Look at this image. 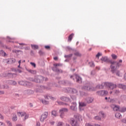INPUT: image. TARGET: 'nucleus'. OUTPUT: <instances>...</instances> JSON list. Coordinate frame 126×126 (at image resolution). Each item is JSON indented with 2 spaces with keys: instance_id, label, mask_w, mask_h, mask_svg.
<instances>
[{
  "instance_id": "nucleus-17",
  "label": "nucleus",
  "mask_w": 126,
  "mask_h": 126,
  "mask_svg": "<svg viewBox=\"0 0 126 126\" xmlns=\"http://www.w3.org/2000/svg\"><path fill=\"white\" fill-rule=\"evenodd\" d=\"M19 44L21 46L20 47V49H21V50H23V49H25L26 51L28 50V48L27 47H24V46H26V44L23 43H20Z\"/></svg>"
},
{
  "instance_id": "nucleus-39",
  "label": "nucleus",
  "mask_w": 126,
  "mask_h": 126,
  "mask_svg": "<svg viewBox=\"0 0 126 126\" xmlns=\"http://www.w3.org/2000/svg\"><path fill=\"white\" fill-rule=\"evenodd\" d=\"M72 56H73V54H70L68 55H64V58L65 59H70V58H71V57H72Z\"/></svg>"
},
{
  "instance_id": "nucleus-55",
  "label": "nucleus",
  "mask_w": 126,
  "mask_h": 126,
  "mask_svg": "<svg viewBox=\"0 0 126 126\" xmlns=\"http://www.w3.org/2000/svg\"><path fill=\"white\" fill-rule=\"evenodd\" d=\"M80 95L82 97H83V96H84L85 95V92L80 91Z\"/></svg>"
},
{
  "instance_id": "nucleus-51",
  "label": "nucleus",
  "mask_w": 126,
  "mask_h": 126,
  "mask_svg": "<svg viewBox=\"0 0 126 126\" xmlns=\"http://www.w3.org/2000/svg\"><path fill=\"white\" fill-rule=\"evenodd\" d=\"M116 75H117V76H122V75H121V72H120L119 70H117L116 71Z\"/></svg>"
},
{
  "instance_id": "nucleus-58",
  "label": "nucleus",
  "mask_w": 126,
  "mask_h": 126,
  "mask_svg": "<svg viewBox=\"0 0 126 126\" xmlns=\"http://www.w3.org/2000/svg\"><path fill=\"white\" fill-rule=\"evenodd\" d=\"M30 63L32 66H33V67H36V64L35 63L31 62Z\"/></svg>"
},
{
  "instance_id": "nucleus-61",
  "label": "nucleus",
  "mask_w": 126,
  "mask_h": 126,
  "mask_svg": "<svg viewBox=\"0 0 126 126\" xmlns=\"http://www.w3.org/2000/svg\"><path fill=\"white\" fill-rule=\"evenodd\" d=\"M50 125H51V126H54V125H55V122L53 121H50L49 122Z\"/></svg>"
},
{
  "instance_id": "nucleus-13",
  "label": "nucleus",
  "mask_w": 126,
  "mask_h": 126,
  "mask_svg": "<svg viewBox=\"0 0 126 126\" xmlns=\"http://www.w3.org/2000/svg\"><path fill=\"white\" fill-rule=\"evenodd\" d=\"M60 99L62 101H64V102H71L70 98L66 96H62L60 97Z\"/></svg>"
},
{
  "instance_id": "nucleus-1",
  "label": "nucleus",
  "mask_w": 126,
  "mask_h": 126,
  "mask_svg": "<svg viewBox=\"0 0 126 126\" xmlns=\"http://www.w3.org/2000/svg\"><path fill=\"white\" fill-rule=\"evenodd\" d=\"M104 87H107L110 89V90H114L115 88H117V84L111 82H103L101 84H98L96 88L91 87L90 85L88 84L83 87L82 89L83 90H88V91H95L96 88L97 89H103Z\"/></svg>"
},
{
  "instance_id": "nucleus-28",
  "label": "nucleus",
  "mask_w": 126,
  "mask_h": 126,
  "mask_svg": "<svg viewBox=\"0 0 126 126\" xmlns=\"http://www.w3.org/2000/svg\"><path fill=\"white\" fill-rule=\"evenodd\" d=\"M0 55L2 56L3 57H6V56H7L6 53L3 50H0Z\"/></svg>"
},
{
  "instance_id": "nucleus-35",
  "label": "nucleus",
  "mask_w": 126,
  "mask_h": 126,
  "mask_svg": "<svg viewBox=\"0 0 126 126\" xmlns=\"http://www.w3.org/2000/svg\"><path fill=\"white\" fill-rule=\"evenodd\" d=\"M41 101L44 105H48V104H49V101H47L46 100L41 99Z\"/></svg>"
},
{
  "instance_id": "nucleus-16",
  "label": "nucleus",
  "mask_w": 126,
  "mask_h": 126,
  "mask_svg": "<svg viewBox=\"0 0 126 126\" xmlns=\"http://www.w3.org/2000/svg\"><path fill=\"white\" fill-rule=\"evenodd\" d=\"M116 87H118L121 89H123V90H126V86L125 85H123L122 84H119L117 85H116Z\"/></svg>"
},
{
  "instance_id": "nucleus-54",
  "label": "nucleus",
  "mask_w": 126,
  "mask_h": 126,
  "mask_svg": "<svg viewBox=\"0 0 126 126\" xmlns=\"http://www.w3.org/2000/svg\"><path fill=\"white\" fill-rule=\"evenodd\" d=\"M109 63H110L112 65L113 64H115V63H116V62L113 61L112 60H109Z\"/></svg>"
},
{
  "instance_id": "nucleus-15",
  "label": "nucleus",
  "mask_w": 126,
  "mask_h": 126,
  "mask_svg": "<svg viewBox=\"0 0 126 126\" xmlns=\"http://www.w3.org/2000/svg\"><path fill=\"white\" fill-rule=\"evenodd\" d=\"M73 52L74 53V56H76V57H81V54H80L79 51H77L76 49H74L73 50Z\"/></svg>"
},
{
  "instance_id": "nucleus-33",
  "label": "nucleus",
  "mask_w": 126,
  "mask_h": 126,
  "mask_svg": "<svg viewBox=\"0 0 126 126\" xmlns=\"http://www.w3.org/2000/svg\"><path fill=\"white\" fill-rule=\"evenodd\" d=\"M115 117L117 118V119H121L122 115L120 113H116L115 114Z\"/></svg>"
},
{
  "instance_id": "nucleus-48",
  "label": "nucleus",
  "mask_w": 126,
  "mask_h": 126,
  "mask_svg": "<svg viewBox=\"0 0 126 126\" xmlns=\"http://www.w3.org/2000/svg\"><path fill=\"white\" fill-rule=\"evenodd\" d=\"M63 126V122H59L57 124V126Z\"/></svg>"
},
{
  "instance_id": "nucleus-32",
  "label": "nucleus",
  "mask_w": 126,
  "mask_h": 126,
  "mask_svg": "<svg viewBox=\"0 0 126 126\" xmlns=\"http://www.w3.org/2000/svg\"><path fill=\"white\" fill-rule=\"evenodd\" d=\"M31 47L33 50H37V49H38L39 48V46L37 45L31 44Z\"/></svg>"
},
{
  "instance_id": "nucleus-18",
  "label": "nucleus",
  "mask_w": 126,
  "mask_h": 126,
  "mask_svg": "<svg viewBox=\"0 0 126 126\" xmlns=\"http://www.w3.org/2000/svg\"><path fill=\"white\" fill-rule=\"evenodd\" d=\"M25 86L28 87V88H31V87L33 86V84H32V83L30 82L26 81V84L25 85Z\"/></svg>"
},
{
  "instance_id": "nucleus-19",
  "label": "nucleus",
  "mask_w": 126,
  "mask_h": 126,
  "mask_svg": "<svg viewBox=\"0 0 126 126\" xmlns=\"http://www.w3.org/2000/svg\"><path fill=\"white\" fill-rule=\"evenodd\" d=\"M101 61H102V63L104 62V63H109V60L108 59L107 57H102L101 58Z\"/></svg>"
},
{
  "instance_id": "nucleus-12",
  "label": "nucleus",
  "mask_w": 126,
  "mask_h": 126,
  "mask_svg": "<svg viewBox=\"0 0 126 126\" xmlns=\"http://www.w3.org/2000/svg\"><path fill=\"white\" fill-rule=\"evenodd\" d=\"M74 118L76 121H79V122L82 121V116L79 114H75L74 115Z\"/></svg>"
},
{
  "instance_id": "nucleus-47",
  "label": "nucleus",
  "mask_w": 126,
  "mask_h": 126,
  "mask_svg": "<svg viewBox=\"0 0 126 126\" xmlns=\"http://www.w3.org/2000/svg\"><path fill=\"white\" fill-rule=\"evenodd\" d=\"M99 115H100V116H101V117H102V118H105V114L104 113V112H103V111L100 112Z\"/></svg>"
},
{
  "instance_id": "nucleus-53",
  "label": "nucleus",
  "mask_w": 126,
  "mask_h": 126,
  "mask_svg": "<svg viewBox=\"0 0 126 126\" xmlns=\"http://www.w3.org/2000/svg\"><path fill=\"white\" fill-rule=\"evenodd\" d=\"M112 59H113L114 60H116L118 58V56H117V55L115 54H112Z\"/></svg>"
},
{
  "instance_id": "nucleus-44",
  "label": "nucleus",
  "mask_w": 126,
  "mask_h": 126,
  "mask_svg": "<svg viewBox=\"0 0 126 126\" xmlns=\"http://www.w3.org/2000/svg\"><path fill=\"white\" fill-rule=\"evenodd\" d=\"M59 83L60 84H67V81H61L59 82Z\"/></svg>"
},
{
  "instance_id": "nucleus-50",
  "label": "nucleus",
  "mask_w": 126,
  "mask_h": 126,
  "mask_svg": "<svg viewBox=\"0 0 126 126\" xmlns=\"http://www.w3.org/2000/svg\"><path fill=\"white\" fill-rule=\"evenodd\" d=\"M121 65H122L121 63H120L119 62L117 63L116 64V68H119Z\"/></svg>"
},
{
  "instance_id": "nucleus-2",
  "label": "nucleus",
  "mask_w": 126,
  "mask_h": 126,
  "mask_svg": "<svg viewBox=\"0 0 126 126\" xmlns=\"http://www.w3.org/2000/svg\"><path fill=\"white\" fill-rule=\"evenodd\" d=\"M29 80L32 81V82H35L36 83H41L43 80H48V78H44L41 75L35 76L34 78H30Z\"/></svg>"
},
{
  "instance_id": "nucleus-42",
  "label": "nucleus",
  "mask_w": 126,
  "mask_h": 126,
  "mask_svg": "<svg viewBox=\"0 0 126 126\" xmlns=\"http://www.w3.org/2000/svg\"><path fill=\"white\" fill-rule=\"evenodd\" d=\"M57 103L61 106H64L65 105H67L66 103H63V102L62 101H57Z\"/></svg>"
},
{
  "instance_id": "nucleus-57",
  "label": "nucleus",
  "mask_w": 126,
  "mask_h": 126,
  "mask_svg": "<svg viewBox=\"0 0 126 126\" xmlns=\"http://www.w3.org/2000/svg\"><path fill=\"white\" fill-rule=\"evenodd\" d=\"M12 120L13 121V122H16V121H17V117L15 116L14 117H13Z\"/></svg>"
},
{
  "instance_id": "nucleus-46",
  "label": "nucleus",
  "mask_w": 126,
  "mask_h": 126,
  "mask_svg": "<svg viewBox=\"0 0 126 126\" xmlns=\"http://www.w3.org/2000/svg\"><path fill=\"white\" fill-rule=\"evenodd\" d=\"M21 94H15L14 96L16 97L17 98H19L20 97H21Z\"/></svg>"
},
{
  "instance_id": "nucleus-22",
  "label": "nucleus",
  "mask_w": 126,
  "mask_h": 126,
  "mask_svg": "<svg viewBox=\"0 0 126 126\" xmlns=\"http://www.w3.org/2000/svg\"><path fill=\"white\" fill-rule=\"evenodd\" d=\"M110 68H111V72H112V73H115V72H116L117 67L116 68V67L114 65H111Z\"/></svg>"
},
{
  "instance_id": "nucleus-40",
  "label": "nucleus",
  "mask_w": 126,
  "mask_h": 126,
  "mask_svg": "<svg viewBox=\"0 0 126 126\" xmlns=\"http://www.w3.org/2000/svg\"><path fill=\"white\" fill-rule=\"evenodd\" d=\"M120 112H121L122 113H125V112H126V107H122L120 109Z\"/></svg>"
},
{
  "instance_id": "nucleus-38",
  "label": "nucleus",
  "mask_w": 126,
  "mask_h": 126,
  "mask_svg": "<svg viewBox=\"0 0 126 126\" xmlns=\"http://www.w3.org/2000/svg\"><path fill=\"white\" fill-rule=\"evenodd\" d=\"M65 49L66 51H73V50H74V49L71 48V47H70V46H66Z\"/></svg>"
},
{
  "instance_id": "nucleus-29",
  "label": "nucleus",
  "mask_w": 126,
  "mask_h": 126,
  "mask_svg": "<svg viewBox=\"0 0 126 126\" xmlns=\"http://www.w3.org/2000/svg\"><path fill=\"white\" fill-rule=\"evenodd\" d=\"M51 115L54 117H58V113H57V111L56 110H53L51 112Z\"/></svg>"
},
{
  "instance_id": "nucleus-26",
  "label": "nucleus",
  "mask_w": 126,
  "mask_h": 126,
  "mask_svg": "<svg viewBox=\"0 0 126 126\" xmlns=\"http://www.w3.org/2000/svg\"><path fill=\"white\" fill-rule=\"evenodd\" d=\"M119 100L120 101H122V102H124V100H126V95H122L120 96V98H119Z\"/></svg>"
},
{
  "instance_id": "nucleus-52",
  "label": "nucleus",
  "mask_w": 126,
  "mask_h": 126,
  "mask_svg": "<svg viewBox=\"0 0 126 126\" xmlns=\"http://www.w3.org/2000/svg\"><path fill=\"white\" fill-rule=\"evenodd\" d=\"M6 123L8 126H12V124H11V122H10V121H7Z\"/></svg>"
},
{
  "instance_id": "nucleus-20",
  "label": "nucleus",
  "mask_w": 126,
  "mask_h": 126,
  "mask_svg": "<svg viewBox=\"0 0 126 126\" xmlns=\"http://www.w3.org/2000/svg\"><path fill=\"white\" fill-rule=\"evenodd\" d=\"M24 93L25 94H28L29 95H30V94H33L34 93V92H33V91L31 90H27L24 91Z\"/></svg>"
},
{
  "instance_id": "nucleus-14",
  "label": "nucleus",
  "mask_w": 126,
  "mask_h": 126,
  "mask_svg": "<svg viewBox=\"0 0 126 126\" xmlns=\"http://www.w3.org/2000/svg\"><path fill=\"white\" fill-rule=\"evenodd\" d=\"M45 99H46L47 100H49V99H51V100H53V101H55L56 100V98L54 97L51 96V94H46L44 95Z\"/></svg>"
},
{
  "instance_id": "nucleus-56",
  "label": "nucleus",
  "mask_w": 126,
  "mask_h": 126,
  "mask_svg": "<svg viewBox=\"0 0 126 126\" xmlns=\"http://www.w3.org/2000/svg\"><path fill=\"white\" fill-rule=\"evenodd\" d=\"M94 119L98 120V121H100L101 118H100L98 116H96L94 117Z\"/></svg>"
},
{
  "instance_id": "nucleus-45",
  "label": "nucleus",
  "mask_w": 126,
  "mask_h": 126,
  "mask_svg": "<svg viewBox=\"0 0 126 126\" xmlns=\"http://www.w3.org/2000/svg\"><path fill=\"white\" fill-rule=\"evenodd\" d=\"M90 66L91 67H94L95 66V64H94V63L93 62H90L89 63Z\"/></svg>"
},
{
  "instance_id": "nucleus-59",
  "label": "nucleus",
  "mask_w": 126,
  "mask_h": 126,
  "mask_svg": "<svg viewBox=\"0 0 126 126\" xmlns=\"http://www.w3.org/2000/svg\"><path fill=\"white\" fill-rule=\"evenodd\" d=\"M71 99H73V100H76V97H75V96H74V95H72V96H71Z\"/></svg>"
},
{
  "instance_id": "nucleus-3",
  "label": "nucleus",
  "mask_w": 126,
  "mask_h": 126,
  "mask_svg": "<svg viewBox=\"0 0 126 126\" xmlns=\"http://www.w3.org/2000/svg\"><path fill=\"white\" fill-rule=\"evenodd\" d=\"M53 65L54 66L52 67V70H53V71H55L56 72H58L59 73H62V72H63V70L58 68V66H62L63 64L61 63H54L53 64Z\"/></svg>"
},
{
  "instance_id": "nucleus-8",
  "label": "nucleus",
  "mask_w": 126,
  "mask_h": 126,
  "mask_svg": "<svg viewBox=\"0 0 126 126\" xmlns=\"http://www.w3.org/2000/svg\"><path fill=\"white\" fill-rule=\"evenodd\" d=\"M70 124L72 126H79V123L77 120H75L74 118L70 119Z\"/></svg>"
},
{
  "instance_id": "nucleus-10",
  "label": "nucleus",
  "mask_w": 126,
  "mask_h": 126,
  "mask_svg": "<svg viewBox=\"0 0 126 126\" xmlns=\"http://www.w3.org/2000/svg\"><path fill=\"white\" fill-rule=\"evenodd\" d=\"M98 95L99 96H106L108 94V91H99L96 92Z\"/></svg>"
},
{
  "instance_id": "nucleus-5",
  "label": "nucleus",
  "mask_w": 126,
  "mask_h": 126,
  "mask_svg": "<svg viewBox=\"0 0 126 126\" xmlns=\"http://www.w3.org/2000/svg\"><path fill=\"white\" fill-rule=\"evenodd\" d=\"M64 112H68V109L65 108H63L59 110L60 117L63 119L64 117Z\"/></svg>"
},
{
  "instance_id": "nucleus-43",
  "label": "nucleus",
  "mask_w": 126,
  "mask_h": 126,
  "mask_svg": "<svg viewBox=\"0 0 126 126\" xmlns=\"http://www.w3.org/2000/svg\"><path fill=\"white\" fill-rule=\"evenodd\" d=\"M13 71H15L16 72H17V71L19 73H21V72H22V71L19 69H13Z\"/></svg>"
},
{
  "instance_id": "nucleus-25",
  "label": "nucleus",
  "mask_w": 126,
  "mask_h": 126,
  "mask_svg": "<svg viewBox=\"0 0 126 126\" xmlns=\"http://www.w3.org/2000/svg\"><path fill=\"white\" fill-rule=\"evenodd\" d=\"M108 102H110V103H116L117 102V99H111L110 97H108Z\"/></svg>"
},
{
  "instance_id": "nucleus-60",
  "label": "nucleus",
  "mask_w": 126,
  "mask_h": 126,
  "mask_svg": "<svg viewBox=\"0 0 126 126\" xmlns=\"http://www.w3.org/2000/svg\"><path fill=\"white\" fill-rule=\"evenodd\" d=\"M29 118V114H26L25 115V120H27Z\"/></svg>"
},
{
  "instance_id": "nucleus-11",
  "label": "nucleus",
  "mask_w": 126,
  "mask_h": 126,
  "mask_svg": "<svg viewBox=\"0 0 126 126\" xmlns=\"http://www.w3.org/2000/svg\"><path fill=\"white\" fill-rule=\"evenodd\" d=\"M76 106H77L76 102H74L72 103V105L70 106V109L72 110V111L75 112L77 110V107H76Z\"/></svg>"
},
{
  "instance_id": "nucleus-7",
  "label": "nucleus",
  "mask_w": 126,
  "mask_h": 126,
  "mask_svg": "<svg viewBox=\"0 0 126 126\" xmlns=\"http://www.w3.org/2000/svg\"><path fill=\"white\" fill-rule=\"evenodd\" d=\"M49 115V112H44L41 116L40 118V121L42 123L45 121V120L48 118V116Z\"/></svg>"
},
{
  "instance_id": "nucleus-37",
  "label": "nucleus",
  "mask_w": 126,
  "mask_h": 126,
  "mask_svg": "<svg viewBox=\"0 0 126 126\" xmlns=\"http://www.w3.org/2000/svg\"><path fill=\"white\" fill-rule=\"evenodd\" d=\"M79 106H81V107H85L86 106V103H85V102H79Z\"/></svg>"
},
{
  "instance_id": "nucleus-21",
  "label": "nucleus",
  "mask_w": 126,
  "mask_h": 126,
  "mask_svg": "<svg viewBox=\"0 0 126 126\" xmlns=\"http://www.w3.org/2000/svg\"><path fill=\"white\" fill-rule=\"evenodd\" d=\"M7 84L9 85H16L17 83L15 81L9 80L7 81Z\"/></svg>"
},
{
  "instance_id": "nucleus-30",
  "label": "nucleus",
  "mask_w": 126,
  "mask_h": 126,
  "mask_svg": "<svg viewBox=\"0 0 126 126\" xmlns=\"http://www.w3.org/2000/svg\"><path fill=\"white\" fill-rule=\"evenodd\" d=\"M16 74L9 73H8V76H10V77H16Z\"/></svg>"
},
{
  "instance_id": "nucleus-34",
  "label": "nucleus",
  "mask_w": 126,
  "mask_h": 126,
  "mask_svg": "<svg viewBox=\"0 0 126 126\" xmlns=\"http://www.w3.org/2000/svg\"><path fill=\"white\" fill-rule=\"evenodd\" d=\"M113 110L114 111H120V106L118 105H115L114 107H113Z\"/></svg>"
},
{
  "instance_id": "nucleus-24",
  "label": "nucleus",
  "mask_w": 126,
  "mask_h": 126,
  "mask_svg": "<svg viewBox=\"0 0 126 126\" xmlns=\"http://www.w3.org/2000/svg\"><path fill=\"white\" fill-rule=\"evenodd\" d=\"M0 89H8L9 87L7 85H0Z\"/></svg>"
},
{
  "instance_id": "nucleus-31",
  "label": "nucleus",
  "mask_w": 126,
  "mask_h": 126,
  "mask_svg": "<svg viewBox=\"0 0 126 126\" xmlns=\"http://www.w3.org/2000/svg\"><path fill=\"white\" fill-rule=\"evenodd\" d=\"M18 83L20 85H23L24 86H25V84L26 83V81H19L18 82Z\"/></svg>"
},
{
  "instance_id": "nucleus-36",
  "label": "nucleus",
  "mask_w": 126,
  "mask_h": 126,
  "mask_svg": "<svg viewBox=\"0 0 126 126\" xmlns=\"http://www.w3.org/2000/svg\"><path fill=\"white\" fill-rule=\"evenodd\" d=\"M18 116H21V117H24L26 115L25 112H18Z\"/></svg>"
},
{
  "instance_id": "nucleus-62",
  "label": "nucleus",
  "mask_w": 126,
  "mask_h": 126,
  "mask_svg": "<svg viewBox=\"0 0 126 126\" xmlns=\"http://www.w3.org/2000/svg\"><path fill=\"white\" fill-rule=\"evenodd\" d=\"M79 110L80 111H83L84 110V107L83 106H79Z\"/></svg>"
},
{
  "instance_id": "nucleus-27",
  "label": "nucleus",
  "mask_w": 126,
  "mask_h": 126,
  "mask_svg": "<svg viewBox=\"0 0 126 126\" xmlns=\"http://www.w3.org/2000/svg\"><path fill=\"white\" fill-rule=\"evenodd\" d=\"M73 36H74V34H73V33H72L69 35L68 38V42H71V40H72V38H73Z\"/></svg>"
},
{
  "instance_id": "nucleus-41",
  "label": "nucleus",
  "mask_w": 126,
  "mask_h": 126,
  "mask_svg": "<svg viewBox=\"0 0 126 126\" xmlns=\"http://www.w3.org/2000/svg\"><path fill=\"white\" fill-rule=\"evenodd\" d=\"M28 71H29V72H30V73H32V74H36V70H28Z\"/></svg>"
},
{
  "instance_id": "nucleus-9",
  "label": "nucleus",
  "mask_w": 126,
  "mask_h": 126,
  "mask_svg": "<svg viewBox=\"0 0 126 126\" xmlns=\"http://www.w3.org/2000/svg\"><path fill=\"white\" fill-rule=\"evenodd\" d=\"M4 62H5L6 63H8V64H9L10 63H14L16 62V60L14 58H11L10 59H5L4 60Z\"/></svg>"
},
{
  "instance_id": "nucleus-6",
  "label": "nucleus",
  "mask_w": 126,
  "mask_h": 126,
  "mask_svg": "<svg viewBox=\"0 0 126 126\" xmlns=\"http://www.w3.org/2000/svg\"><path fill=\"white\" fill-rule=\"evenodd\" d=\"M70 78L74 80V78L76 79V82L78 83H81L82 82V79L78 75H73L70 76Z\"/></svg>"
},
{
  "instance_id": "nucleus-49",
  "label": "nucleus",
  "mask_w": 126,
  "mask_h": 126,
  "mask_svg": "<svg viewBox=\"0 0 126 126\" xmlns=\"http://www.w3.org/2000/svg\"><path fill=\"white\" fill-rule=\"evenodd\" d=\"M113 92H114L115 94L116 95H119V94H120V91L118 90L114 91Z\"/></svg>"
},
{
  "instance_id": "nucleus-63",
  "label": "nucleus",
  "mask_w": 126,
  "mask_h": 126,
  "mask_svg": "<svg viewBox=\"0 0 126 126\" xmlns=\"http://www.w3.org/2000/svg\"><path fill=\"white\" fill-rule=\"evenodd\" d=\"M0 126H5V124L3 122H0Z\"/></svg>"
},
{
  "instance_id": "nucleus-4",
  "label": "nucleus",
  "mask_w": 126,
  "mask_h": 126,
  "mask_svg": "<svg viewBox=\"0 0 126 126\" xmlns=\"http://www.w3.org/2000/svg\"><path fill=\"white\" fill-rule=\"evenodd\" d=\"M65 92H68V93H72V94H76L77 93V90L74 88H66L64 89Z\"/></svg>"
},
{
  "instance_id": "nucleus-23",
  "label": "nucleus",
  "mask_w": 126,
  "mask_h": 126,
  "mask_svg": "<svg viewBox=\"0 0 126 126\" xmlns=\"http://www.w3.org/2000/svg\"><path fill=\"white\" fill-rule=\"evenodd\" d=\"M94 100V98L93 97H88L86 99V102H88L89 104H90V103H92Z\"/></svg>"
},
{
  "instance_id": "nucleus-64",
  "label": "nucleus",
  "mask_w": 126,
  "mask_h": 126,
  "mask_svg": "<svg viewBox=\"0 0 126 126\" xmlns=\"http://www.w3.org/2000/svg\"><path fill=\"white\" fill-rule=\"evenodd\" d=\"M36 126H41V124H40V122H37L36 124Z\"/></svg>"
}]
</instances>
